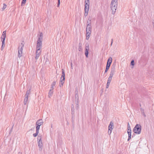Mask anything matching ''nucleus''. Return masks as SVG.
Here are the masks:
<instances>
[{
    "instance_id": "f257e3e1",
    "label": "nucleus",
    "mask_w": 154,
    "mask_h": 154,
    "mask_svg": "<svg viewBox=\"0 0 154 154\" xmlns=\"http://www.w3.org/2000/svg\"><path fill=\"white\" fill-rule=\"evenodd\" d=\"M116 63H113L111 68V71L110 72L109 76L107 80V83H110L112 79V78L113 75L116 70Z\"/></svg>"
},
{
    "instance_id": "f03ea898",
    "label": "nucleus",
    "mask_w": 154,
    "mask_h": 154,
    "mask_svg": "<svg viewBox=\"0 0 154 154\" xmlns=\"http://www.w3.org/2000/svg\"><path fill=\"white\" fill-rule=\"evenodd\" d=\"M118 0H112L110 5V7L112 10V14H114L116 11L117 5Z\"/></svg>"
},
{
    "instance_id": "7ed1b4c3",
    "label": "nucleus",
    "mask_w": 154,
    "mask_h": 154,
    "mask_svg": "<svg viewBox=\"0 0 154 154\" xmlns=\"http://www.w3.org/2000/svg\"><path fill=\"white\" fill-rule=\"evenodd\" d=\"M141 126L140 124H137L133 129V131L136 134H140L141 132Z\"/></svg>"
},
{
    "instance_id": "20e7f679",
    "label": "nucleus",
    "mask_w": 154,
    "mask_h": 154,
    "mask_svg": "<svg viewBox=\"0 0 154 154\" xmlns=\"http://www.w3.org/2000/svg\"><path fill=\"white\" fill-rule=\"evenodd\" d=\"M65 79V74L64 70L62 69V75L60 78V86L61 87L63 86V84L64 82Z\"/></svg>"
},
{
    "instance_id": "39448f33",
    "label": "nucleus",
    "mask_w": 154,
    "mask_h": 154,
    "mask_svg": "<svg viewBox=\"0 0 154 154\" xmlns=\"http://www.w3.org/2000/svg\"><path fill=\"white\" fill-rule=\"evenodd\" d=\"M37 141L38 145L39 147V151H41L42 149V138L41 137L38 136L37 138Z\"/></svg>"
},
{
    "instance_id": "423d86ee",
    "label": "nucleus",
    "mask_w": 154,
    "mask_h": 154,
    "mask_svg": "<svg viewBox=\"0 0 154 154\" xmlns=\"http://www.w3.org/2000/svg\"><path fill=\"white\" fill-rule=\"evenodd\" d=\"M42 45V42H37L36 50H41Z\"/></svg>"
},
{
    "instance_id": "0eeeda50",
    "label": "nucleus",
    "mask_w": 154,
    "mask_h": 154,
    "mask_svg": "<svg viewBox=\"0 0 154 154\" xmlns=\"http://www.w3.org/2000/svg\"><path fill=\"white\" fill-rule=\"evenodd\" d=\"M41 50H36V56L35 57V59L36 60H37L38 59L40 55L41 54Z\"/></svg>"
},
{
    "instance_id": "6e6552de",
    "label": "nucleus",
    "mask_w": 154,
    "mask_h": 154,
    "mask_svg": "<svg viewBox=\"0 0 154 154\" xmlns=\"http://www.w3.org/2000/svg\"><path fill=\"white\" fill-rule=\"evenodd\" d=\"M23 49V48H22L20 49V47H18V57L19 58H20L22 56Z\"/></svg>"
},
{
    "instance_id": "1a4fd4ad",
    "label": "nucleus",
    "mask_w": 154,
    "mask_h": 154,
    "mask_svg": "<svg viewBox=\"0 0 154 154\" xmlns=\"http://www.w3.org/2000/svg\"><path fill=\"white\" fill-rule=\"evenodd\" d=\"M23 49V48H22L20 49V47H18V57L19 58H20L22 56Z\"/></svg>"
},
{
    "instance_id": "9d476101",
    "label": "nucleus",
    "mask_w": 154,
    "mask_h": 154,
    "mask_svg": "<svg viewBox=\"0 0 154 154\" xmlns=\"http://www.w3.org/2000/svg\"><path fill=\"white\" fill-rule=\"evenodd\" d=\"M43 38V33L42 32H40L38 37V39L37 42H42Z\"/></svg>"
},
{
    "instance_id": "9b49d317",
    "label": "nucleus",
    "mask_w": 154,
    "mask_h": 154,
    "mask_svg": "<svg viewBox=\"0 0 154 154\" xmlns=\"http://www.w3.org/2000/svg\"><path fill=\"white\" fill-rule=\"evenodd\" d=\"M113 123L112 122H110L109 125L108 127V129L111 132H112V131L113 128Z\"/></svg>"
},
{
    "instance_id": "f8f14e48",
    "label": "nucleus",
    "mask_w": 154,
    "mask_h": 154,
    "mask_svg": "<svg viewBox=\"0 0 154 154\" xmlns=\"http://www.w3.org/2000/svg\"><path fill=\"white\" fill-rule=\"evenodd\" d=\"M91 25L90 24H88L87 25V27L86 28V32H91Z\"/></svg>"
},
{
    "instance_id": "ddd939ff",
    "label": "nucleus",
    "mask_w": 154,
    "mask_h": 154,
    "mask_svg": "<svg viewBox=\"0 0 154 154\" xmlns=\"http://www.w3.org/2000/svg\"><path fill=\"white\" fill-rule=\"evenodd\" d=\"M6 31H4L2 33V35L1 38L2 40H5L6 37Z\"/></svg>"
},
{
    "instance_id": "4468645a",
    "label": "nucleus",
    "mask_w": 154,
    "mask_h": 154,
    "mask_svg": "<svg viewBox=\"0 0 154 154\" xmlns=\"http://www.w3.org/2000/svg\"><path fill=\"white\" fill-rule=\"evenodd\" d=\"M85 9H89V2H85Z\"/></svg>"
},
{
    "instance_id": "2eb2a0df",
    "label": "nucleus",
    "mask_w": 154,
    "mask_h": 154,
    "mask_svg": "<svg viewBox=\"0 0 154 154\" xmlns=\"http://www.w3.org/2000/svg\"><path fill=\"white\" fill-rule=\"evenodd\" d=\"M112 58L111 57H109V58L108 59L106 64L110 66L111 64L112 63Z\"/></svg>"
},
{
    "instance_id": "dca6fc26",
    "label": "nucleus",
    "mask_w": 154,
    "mask_h": 154,
    "mask_svg": "<svg viewBox=\"0 0 154 154\" xmlns=\"http://www.w3.org/2000/svg\"><path fill=\"white\" fill-rule=\"evenodd\" d=\"M75 102H77V103H78L79 102V95L78 91L75 92Z\"/></svg>"
},
{
    "instance_id": "f3484780",
    "label": "nucleus",
    "mask_w": 154,
    "mask_h": 154,
    "mask_svg": "<svg viewBox=\"0 0 154 154\" xmlns=\"http://www.w3.org/2000/svg\"><path fill=\"white\" fill-rule=\"evenodd\" d=\"M37 124L39 125L40 126L43 125V121L42 119H40L37 121L36 122Z\"/></svg>"
},
{
    "instance_id": "a211bd4d",
    "label": "nucleus",
    "mask_w": 154,
    "mask_h": 154,
    "mask_svg": "<svg viewBox=\"0 0 154 154\" xmlns=\"http://www.w3.org/2000/svg\"><path fill=\"white\" fill-rule=\"evenodd\" d=\"M74 106L73 104H72L71 106V113L72 115V117L74 116Z\"/></svg>"
},
{
    "instance_id": "6ab92c4d",
    "label": "nucleus",
    "mask_w": 154,
    "mask_h": 154,
    "mask_svg": "<svg viewBox=\"0 0 154 154\" xmlns=\"http://www.w3.org/2000/svg\"><path fill=\"white\" fill-rule=\"evenodd\" d=\"M31 89H30L29 90H27L26 92V94L25 95V96H26L27 97H29V95L31 93L30 91Z\"/></svg>"
},
{
    "instance_id": "aec40b11",
    "label": "nucleus",
    "mask_w": 154,
    "mask_h": 154,
    "mask_svg": "<svg viewBox=\"0 0 154 154\" xmlns=\"http://www.w3.org/2000/svg\"><path fill=\"white\" fill-rule=\"evenodd\" d=\"M89 50V45L88 44H86L85 45V51H88Z\"/></svg>"
},
{
    "instance_id": "412c9836",
    "label": "nucleus",
    "mask_w": 154,
    "mask_h": 154,
    "mask_svg": "<svg viewBox=\"0 0 154 154\" xmlns=\"http://www.w3.org/2000/svg\"><path fill=\"white\" fill-rule=\"evenodd\" d=\"M28 97L25 96V98H24V105H26V103L27 102Z\"/></svg>"
},
{
    "instance_id": "4be33fe9",
    "label": "nucleus",
    "mask_w": 154,
    "mask_h": 154,
    "mask_svg": "<svg viewBox=\"0 0 154 154\" xmlns=\"http://www.w3.org/2000/svg\"><path fill=\"white\" fill-rule=\"evenodd\" d=\"M131 128L130 126L129 123H128V131L127 133H129V132H131Z\"/></svg>"
},
{
    "instance_id": "5701e85b",
    "label": "nucleus",
    "mask_w": 154,
    "mask_h": 154,
    "mask_svg": "<svg viewBox=\"0 0 154 154\" xmlns=\"http://www.w3.org/2000/svg\"><path fill=\"white\" fill-rule=\"evenodd\" d=\"M2 46L1 47V50H2L3 49V48L5 47V40H2Z\"/></svg>"
},
{
    "instance_id": "b1692460",
    "label": "nucleus",
    "mask_w": 154,
    "mask_h": 154,
    "mask_svg": "<svg viewBox=\"0 0 154 154\" xmlns=\"http://www.w3.org/2000/svg\"><path fill=\"white\" fill-rule=\"evenodd\" d=\"M40 126L39 125H38L37 122H36V131H39Z\"/></svg>"
},
{
    "instance_id": "393cba45",
    "label": "nucleus",
    "mask_w": 154,
    "mask_h": 154,
    "mask_svg": "<svg viewBox=\"0 0 154 154\" xmlns=\"http://www.w3.org/2000/svg\"><path fill=\"white\" fill-rule=\"evenodd\" d=\"M56 81H54L52 84L51 85V88L52 90H53L54 89L53 87L56 85Z\"/></svg>"
},
{
    "instance_id": "a878e982",
    "label": "nucleus",
    "mask_w": 154,
    "mask_h": 154,
    "mask_svg": "<svg viewBox=\"0 0 154 154\" xmlns=\"http://www.w3.org/2000/svg\"><path fill=\"white\" fill-rule=\"evenodd\" d=\"M131 132H129V133H128V141H129L131 138Z\"/></svg>"
},
{
    "instance_id": "bb28decb",
    "label": "nucleus",
    "mask_w": 154,
    "mask_h": 154,
    "mask_svg": "<svg viewBox=\"0 0 154 154\" xmlns=\"http://www.w3.org/2000/svg\"><path fill=\"white\" fill-rule=\"evenodd\" d=\"M88 11H89V10L85 9L84 15L85 17H86L87 16V15H88Z\"/></svg>"
},
{
    "instance_id": "cd10ccee",
    "label": "nucleus",
    "mask_w": 154,
    "mask_h": 154,
    "mask_svg": "<svg viewBox=\"0 0 154 154\" xmlns=\"http://www.w3.org/2000/svg\"><path fill=\"white\" fill-rule=\"evenodd\" d=\"M52 90L51 89V88L49 92L48 93V96L49 97H50L51 96H52V95L53 94V91H52Z\"/></svg>"
},
{
    "instance_id": "c85d7f7f",
    "label": "nucleus",
    "mask_w": 154,
    "mask_h": 154,
    "mask_svg": "<svg viewBox=\"0 0 154 154\" xmlns=\"http://www.w3.org/2000/svg\"><path fill=\"white\" fill-rule=\"evenodd\" d=\"M91 18L90 17H89L88 18V20L87 21V24H90L91 25Z\"/></svg>"
},
{
    "instance_id": "c756f323",
    "label": "nucleus",
    "mask_w": 154,
    "mask_h": 154,
    "mask_svg": "<svg viewBox=\"0 0 154 154\" xmlns=\"http://www.w3.org/2000/svg\"><path fill=\"white\" fill-rule=\"evenodd\" d=\"M38 133L39 131H36V132L35 134H33V135L35 137H36L38 134Z\"/></svg>"
},
{
    "instance_id": "7c9ffc66",
    "label": "nucleus",
    "mask_w": 154,
    "mask_h": 154,
    "mask_svg": "<svg viewBox=\"0 0 154 154\" xmlns=\"http://www.w3.org/2000/svg\"><path fill=\"white\" fill-rule=\"evenodd\" d=\"M26 0H22L21 2V6H23V4H25Z\"/></svg>"
},
{
    "instance_id": "2f4dec72",
    "label": "nucleus",
    "mask_w": 154,
    "mask_h": 154,
    "mask_svg": "<svg viewBox=\"0 0 154 154\" xmlns=\"http://www.w3.org/2000/svg\"><path fill=\"white\" fill-rule=\"evenodd\" d=\"M6 5L5 4H3V6L2 8V11H4L6 7Z\"/></svg>"
},
{
    "instance_id": "473e14b6",
    "label": "nucleus",
    "mask_w": 154,
    "mask_h": 154,
    "mask_svg": "<svg viewBox=\"0 0 154 154\" xmlns=\"http://www.w3.org/2000/svg\"><path fill=\"white\" fill-rule=\"evenodd\" d=\"M131 64L133 66L134 65V60H132L131 62Z\"/></svg>"
},
{
    "instance_id": "72a5a7b5",
    "label": "nucleus",
    "mask_w": 154,
    "mask_h": 154,
    "mask_svg": "<svg viewBox=\"0 0 154 154\" xmlns=\"http://www.w3.org/2000/svg\"><path fill=\"white\" fill-rule=\"evenodd\" d=\"M75 102L76 104V106H75V108L77 110L79 108V105H78L79 102L78 103H77V102Z\"/></svg>"
},
{
    "instance_id": "f704fd0d",
    "label": "nucleus",
    "mask_w": 154,
    "mask_h": 154,
    "mask_svg": "<svg viewBox=\"0 0 154 154\" xmlns=\"http://www.w3.org/2000/svg\"><path fill=\"white\" fill-rule=\"evenodd\" d=\"M91 32H90V31L89 32H86V35H88V36H90Z\"/></svg>"
},
{
    "instance_id": "c9c22d12",
    "label": "nucleus",
    "mask_w": 154,
    "mask_h": 154,
    "mask_svg": "<svg viewBox=\"0 0 154 154\" xmlns=\"http://www.w3.org/2000/svg\"><path fill=\"white\" fill-rule=\"evenodd\" d=\"M85 54L86 57H88V51H85Z\"/></svg>"
},
{
    "instance_id": "e433bc0d",
    "label": "nucleus",
    "mask_w": 154,
    "mask_h": 154,
    "mask_svg": "<svg viewBox=\"0 0 154 154\" xmlns=\"http://www.w3.org/2000/svg\"><path fill=\"white\" fill-rule=\"evenodd\" d=\"M110 65H108V64H106V68L109 69L110 67Z\"/></svg>"
},
{
    "instance_id": "4c0bfd02",
    "label": "nucleus",
    "mask_w": 154,
    "mask_h": 154,
    "mask_svg": "<svg viewBox=\"0 0 154 154\" xmlns=\"http://www.w3.org/2000/svg\"><path fill=\"white\" fill-rule=\"evenodd\" d=\"M21 45H22V46L20 48H23L24 47V43L23 42H22L21 43Z\"/></svg>"
},
{
    "instance_id": "58836bf2",
    "label": "nucleus",
    "mask_w": 154,
    "mask_h": 154,
    "mask_svg": "<svg viewBox=\"0 0 154 154\" xmlns=\"http://www.w3.org/2000/svg\"><path fill=\"white\" fill-rule=\"evenodd\" d=\"M82 46L81 45H79V51H81L82 50Z\"/></svg>"
},
{
    "instance_id": "ea45409f",
    "label": "nucleus",
    "mask_w": 154,
    "mask_h": 154,
    "mask_svg": "<svg viewBox=\"0 0 154 154\" xmlns=\"http://www.w3.org/2000/svg\"><path fill=\"white\" fill-rule=\"evenodd\" d=\"M60 0H58V3H57V7H59L60 5Z\"/></svg>"
},
{
    "instance_id": "a19ab883",
    "label": "nucleus",
    "mask_w": 154,
    "mask_h": 154,
    "mask_svg": "<svg viewBox=\"0 0 154 154\" xmlns=\"http://www.w3.org/2000/svg\"><path fill=\"white\" fill-rule=\"evenodd\" d=\"M70 65H71V69H73V67H72V63L71 62L70 63Z\"/></svg>"
},
{
    "instance_id": "79ce46f5",
    "label": "nucleus",
    "mask_w": 154,
    "mask_h": 154,
    "mask_svg": "<svg viewBox=\"0 0 154 154\" xmlns=\"http://www.w3.org/2000/svg\"><path fill=\"white\" fill-rule=\"evenodd\" d=\"M90 36H88V35H86V39L87 40H88Z\"/></svg>"
},
{
    "instance_id": "37998d69",
    "label": "nucleus",
    "mask_w": 154,
    "mask_h": 154,
    "mask_svg": "<svg viewBox=\"0 0 154 154\" xmlns=\"http://www.w3.org/2000/svg\"><path fill=\"white\" fill-rule=\"evenodd\" d=\"M108 134H110L111 133V132H110V131L109 130V129H108Z\"/></svg>"
},
{
    "instance_id": "c03bdc74",
    "label": "nucleus",
    "mask_w": 154,
    "mask_h": 154,
    "mask_svg": "<svg viewBox=\"0 0 154 154\" xmlns=\"http://www.w3.org/2000/svg\"><path fill=\"white\" fill-rule=\"evenodd\" d=\"M108 70H109L108 69L106 68V69H105V73L106 72L108 71Z\"/></svg>"
},
{
    "instance_id": "a18cd8bd",
    "label": "nucleus",
    "mask_w": 154,
    "mask_h": 154,
    "mask_svg": "<svg viewBox=\"0 0 154 154\" xmlns=\"http://www.w3.org/2000/svg\"><path fill=\"white\" fill-rule=\"evenodd\" d=\"M113 39H111V45L112 46V43H113Z\"/></svg>"
},
{
    "instance_id": "49530a36",
    "label": "nucleus",
    "mask_w": 154,
    "mask_h": 154,
    "mask_svg": "<svg viewBox=\"0 0 154 154\" xmlns=\"http://www.w3.org/2000/svg\"><path fill=\"white\" fill-rule=\"evenodd\" d=\"M85 2H89V0H85Z\"/></svg>"
},
{
    "instance_id": "de8ad7c7",
    "label": "nucleus",
    "mask_w": 154,
    "mask_h": 154,
    "mask_svg": "<svg viewBox=\"0 0 154 154\" xmlns=\"http://www.w3.org/2000/svg\"><path fill=\"white\" fill-rule=\"evenodd\" d=\"M109 85H106V88H109Z\"/></svg>"
},
{
    "instance_id": "09e8293b",
    "label": "nucleus",
    "mask_w": 154,
    "mask_h": 154,
    "mask_svg": "<svg viewBox=\"0 0 154 154\" xmlns=\"http://www.w3.org/2000/svg\"><path fill=\"white\" fill-rule=\"evenodd\" d=\"M110 84V83H107V82L106 85H109H109Z\"/></svg>"
},
{
    "instance_id": "8fccbe9b",
    "label": "nucleus",
    "mask_w": 154,
    "mask_h": 154,
    "mask_svg": "<svg viewBox=\"0 0 154 154\" xmlns=\"http://www.w3.org/2000/svg\"><path fill=\"white\" fill-rule=\"evenodd\" d=\"M18 154H22V153L21 152H18Z\"/></svg>"
},
{
    "instance_id": "3c124183",
    "label": "nucleus",
    "mask_w": 154,
    "mask_h": 154,
    "mask_svg": "<svg viewBox=\"0 0 154 154\" xmlns=\"http://www.w3.org/2000/svg\"><path fill=\"white\" fill-rule=\"evenodd\" d=\"M135 135V134H133L132 136V137H133Z\"/></svg>"
},
{
    "instance_id": "603ef678",
    "label": "nucleus",
    "mask_w": 154,
    "mask_h": 154,
    "mask_svg": "<svg viewBox=\"0 0 154 154\" xmlns=\"http://www.w3.org/2000/svg\"><path fill=\"white\" fill-rule=\"evenodd\" d=\"M143 115H144V116H146V115H145L144 114V112H143Z\"/></svg>"
},
{
    "instance_id": "864d4df0",
    "label": "nucleus",
    "mask_w": 154,
    "mask_h": 154,
    "mask_svg": "<svg viewBox=\"0 0 154 154\" xmlns=\"http://www.w3.org/2000/svg\"><path fill=\"white\" fill-rule=\"evenodd\" d=\"M52 125H51V127L52 128Z\"/></svg>"
}]
</instances>
